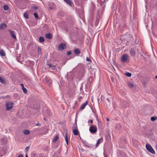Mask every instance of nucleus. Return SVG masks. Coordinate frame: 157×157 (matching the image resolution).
<instances>
[{
	"label": "nucleus",
	"instance_id": "a19ab883",
	"mask_svg": "<svg viewBox=\"0 0 157 157\" xmlns=\"http://www.w3.org/2000/svg\"><path fill=\"white\" fill-rule=\"evenodd\" d=\"M2 152H3V153L2 155H0L1 156H2L4 154V151H2Z\"/></svg>",
	"mask_w": 157,
	"mask_h": 157
},
{
	"label": "nucleus",
	"instance_id": "c756f323",
	"mask_svg": "<svg viewBox=\"0 0 157 157\" xmlns=\"http://www.w3.org/2000/svg\"><path fill=\"white\" fill-rule=\"evenodd\" d=\"M128 86L130 88H132L133 86V85L132 83H129L128 84Z\"/></svg>",
	"mask_w": 157,
	"mask_h": 157
},
{
	"label": "nucleus",
	"instance_id": "5701e85b",
	"mask_svg": "<svg viewBox=\"0 0 157 157\" xmlns=\"http://www.w3.org/2000/svg\"><path fill=\"white\" fill-rule=\"evenodd\" d=\"M64 1L68 3L70 6H71V2L70 0H64Z\"/></svg>",
	"mask_w": 157,
	"mask_h": 157
},
{
	"label": "nucleus",
	"instance_id": "f03ea898",
	"mask_svg": "<svg viewBox=\"0 0 157 157\" xmlns=\"http://www.w3.org/2000/svg\"><path fill=\"white\" fill-rule=\"evenodd\" d=\"M6 110H9L12 108L13 106V104L12 102L10 101H8L6 104Z\"/></svg>",
	"mask_w": 157,
	"mask_h": 157
},
{
	"label": "nucleus",
	"instance_id": "ea45409f",
	"mask_svg": "<svg viewBox=\"0 0 157 157\" xmlns=\"http://www.w3.org/2000/svg\"><path fill=\"white\" fill-rule=\"evenodd\" d=\"M90 122L91 123H92L93 122V121L92 120H89L88 121V123Z\"/></svg>",
	"mask_w": 157,
	"mask_h": 157
},
{
	"label": "nucleus",
	"instance_id": "864d4df0",
	"mask_svg": "<svg viewBox=\"0 0 157 157\" xmlns=\"http://www.w3.org/2000/svg\"><path fill=\"white\" fill-rule=\"evenodd\" d=\"M49 116H51V115H52V114H51V113H49Z\"/></svg>",
	"mask_w": 157,
	"mask_h": 157
},
{
	"label": "nucleus",
	"instance_id": "473e14b6",
	"mask_svg": "<svg viewBox=\"0 0 157 157\" xmlns=\"http://www.w3.org/2000/svg\"><path fill=\"white\" fill-rule=\"evenodd\" d=\"M32 8L34 10H36L38 8V7L36 6H32Z\"/></svg>",
	"mask_w": 157,
	"mask_h": 157
},
{
	"label": "nucleus",
	"instance_id": "8fccbe9b",
	"mask_svg": "<svg viewBox=\"0 0 157 157\" xmlns=\"http://www.w3.org/2000/svg\"><path fill=\"white\" fill-rule=\"evenodd\" d=\"M36 105L37 106V108H39V105Z\"/></svg>",
	"mask_w": 157,
	"mask_h": 157
},
{
	"label": "nucleus",
	"instance_id": "79ce46f5",
	"mask_svg": "<svg viewBox=\"0 0 157 157\" xmlns=\"http://www.w3.org/2000/svg\"><path fill=\"white\" fill-rule=\"evenodd\" d=\"M18 157H23V156L22 154H20L18 156Z\"/></svg>",
	"mask_w": 157,
	"mask_h": 157
},
{
	"label": "nucleus",
	"instance_id": "09e8293b",
	"mask_svg": "<svg viewBox=\"0 0 157 157\" xmlns=\"http://www.w3.org/2000/svg\"><path fill=\"white\" fill-rule=\"evenodd\" d=\"M107 121H109V119L108 118H107Z\"/></svg>",
	"mask_w": 157,
	"mask_h": 157
},
{
	"label": "nucleus",
	"instance_id": "3c124183",
	"mask_svg": "<svg viewBox=\"0 0 157 157\" xmlns=\"http://www.w3.org/2000/svg\"><path fill=\"white\" fill-rule=\"evenodd\" d=\"M25 157H28L27 154H26Z\"/></svg>",
	"mask_w": 157,
	"mask_h": 157
},
{
	"label": "nucleus",
	"instance_id": "c85d7f7f",
	"mask_svg": "<svg viewBox=\"0 0 157 157\" xmlns=\"http://www.w3.org/2000/svg\"><path fill=\"white\" fill-rule=\"evenodd\" d=\"M24 16L26 18L28 19L29 18L28 14L27 13H25L24 14Z\"/></svg>",
	"mask_w": 157,
	"mask_h": 157
},
{
	"label": "nucleus",
	"instance_id": "aec40b11",
	"mask_svg": "<svg viewBox=\"0 0 157 157\" xmlns=\"http://www.w3.org/2000/svg\"><path fill=\"white\" fill-rule=\"evenodd\" d=\"M59 138V136L58 135H56L52 140V142L53 143H55L57 140Z\"/></svg>",
	"mask_w": 157,
	"mask_h": 157
},
{
	"label": "nucleus",
	"instance_id": "423d86ee",
	"mask_svg": "<svg viewBox=\"0 0 157 157\" xmlns=\"http://www.w3.org/2000/svg\"><path fill=\"white\" fill-rule=\"evenodd\" d=\"M128 57V55L127 54L124 55L121 57V61L123 62H125L127 59Z\"/></svg>",
	"mask_w": 157,
	"mask_h": 157
},
{
	"label": "nucleus",
	"instance_id": "a18cd8bd",
	"mask_svg": "<svg viewBox=\"0 0 157 157\" xmlns=\"http://www.w3.org/2000/svg\"><path fill=\"white\" fill-rule=\"evenodd\" d=\"M21 85L22 86V88L24 87L23 84H21Z\"/></svg>",
	"mask_w": 157,
	"mask_h": 157
},
{
	"label": "nucleus",
	"instance_id": "1a4fd4ad",
	"mask_svg": "<svg viewBox=\"0 0 157 157\" xmlns=\"http://www.w3.org/2000/svg\"><path fill=\"white\" fill-rule=\"evenodd\" d=\"M103 138L102 137H101V138L98 139L97 142V143L96 144V147H97L98 146L100 143L102 142L103 141Z\"/></svg>",
	"mask_w": 157,
	"mask_h": 157
},
{
	"label": "nucleus",
	"instance_id": "6e6d98bb",
	"mask_svg": "<svg viewBox=\"0 0 157 157\" xmlns=\"http://www.w3.org/2000/svg\"><path fill=\"white\" fill-rule=\"evenodd\" d=\"M96 117L97 118H98L97 116H96Z\"/></svg>",
	"mask_w": 157,
	"mask_h": 157
},
{
	"label": "nucleus",
	"instance_id": "412c9836",
	"mask_svg": "<svg viewBox=\"0 0 157 157\" xmlns=\"http://www.w3.org/2000/svg\"><path fill=\"white\" fill-rule=\"evenodd\" d=\"M156 119H157V117L156 116L152 117L151 118V120L152 121H154Z\"/></svg>",
	"mask_w": 157,
	"mask_h": 157
},
{
	"label": "nucleus",
	"instance_id": "dca6fc26",
	"mask_svg": "<svg viewBox=\"0 0 157 157\" xmlns=\"http://www.w3.org/2000/svg\"><path fill=\"white\" fill-rule=\"evenodd\" d=\"M80 51L78 48H76L74 51V52L75 55H78L80 54Z\"/></svg>",
	"mask_w": 157,
	"mask_h": 157
},
{
	"label": "nucleus",
	"instance_id": "ddd939ff",
	"mask_svg": "<svg viewBox=\"0 0 157 157\" xmlns=\"http://www.w3.org/2000/svg\"><path fill=\"white\" fill-rule=\"evenodd\" d=\"M9 32H10V35L11 36L12 38H14V39H16V36L14 34L13 31L11 30H10Z\"/></svg>",
	"mask_w": 157,
	"mask_h": 157
},
{
	"label": "nucleus",
	"instance_id": "0eeeda50",
	"mask_svg": "<svg viewBox=\"0 0 157 157\" xmlns=\"http://www.w3.org/2000/svg\"><path fill=\"white\" fill-rule=\"evenodd\" d=\"M44 79L48 84H51L52 83V81L49 77L46 76L45 77Z\"/></svg>",
	"mask_w": 157,
	"mask_h": 157
},
{
	"label": "nucleus",
	"instance_id": "a878e982",
	"mask_svg": "<svg viewBox=\"0 0 157 157\" xmlns=\"http://www.w3.org/2000/svg\"><path fill=\"white\" fill-rule=\"evenodd\" d=\"M24 133L25 135H28L30 133V132L28 130H25L24 131Z\"/></svg>",
	"mask_w": 157,
	"mask_h": 157
},
{
	"label": "nucleus",
	"instance_id": "7ed1b4c3",
	"mask_svg": "<svg viewBox=\"0 0 157 157\" xmlns=\"http://www.w3.org/2000/svg\"><path fill=\"white\" fill-rule=\"evenodd\" d=\"M90 132L92 134L96 133L97 131V128L95 126H91L89 128Z\"/></svg>",
	"mask_w": 157,
	"mask_h": 157
},
{
	"label": "nucleus",
	"instance_id": "f257e3e1",
	"mask_svg": "<svg viewBox=\"0 0 157 157\" xmlns=\"http://www.w3.org/2000/svg\"><path fill=\"white\" fill-rule=\"evenodd\" d=\"M146 147L147 149L152 154H154L155 153V151L152 148V146L149 144H146Z\"/></svg>",
	"mask_w": 157,
	"mask_h": 157
},
{
	"label": "nucleus",
	"instance_id": "f704fd0d",
	"mask_svg": "<svg viewBox=\"0 0 157 157\" xmlns=\"http://www.w3.org/2000/svg\"><path fill=\"white\" fill-rule=\"evenodd\" d=\"M29 146L26 147L25 148V151H26V152H28L29 150Z\"/></svg>",
	"mask_w": 157,
	"mask_h": 157
},
{
	"label": "nucleus",
	"instance_id": "6ab92c4d",
	"mask_svg": "<svg viewBox=\"0 0 157 157\" xmlns=\"http://www.w3.org/2000/svg\"><path fill=\"white\" fill-rule=\"evenodd\" d=\"M65 141H67L70 139V136L68 135L67 132H66V133L65 136Z\"/></svg>",
	"mask_w": 157,
	"mask_h": 157
},
{
	"label": "nucleus",
	"instance_id": "37998d69",
	"mask_svg": "<svg viewBox=\"0 0 157 157\" xmlns=\"http://www.w3.org/2000/svg\"><path fill=\"white\" fill-rule=\"evenodd\" d=\"M36 125L37 126H40V124L39 123H37L36 124Z\"/></svg>",
	"mask_w": 157,
	"mask_h": 157
},
{
	"label": "nucleus",
	"instance_id": "de8ad7c7",
	"mask_svg": "<svg viewBox=\"0 0 157 157\" xmlns=\"http://www.w3.org/2000/svg\"><path fill=\"white\" fill-rule=\"evenodd\" d=\"M107 100L109 102V98H107Z\"/></svg>",
	"mask_w": 157,
	"mask_h": 157
},
{
	"label": "nucleus",
	"instance_id": "9d476101",
	"mask_svg": "<svg viewBox=\"0 0 157 157\" xmlns=\"http://www.w3.org/2000/svg\"><path fill=\"white\" fill-rule=\"evenodd\" d=\"M45 36L46 38L48 39H51L52 37V34L51 33L46 34Z\"/></svg>",
	"mask_w": 157,
	"mask_h": 157
},
{
	"label": "nucleus",
	"instance_id": "bb28decb",
	"mask_svg": "<svg viewBox=\"0 0 157 157\" xmlns=\"http://www.w3.org/2000/svg\"><path fill=\"white\" fill-rule=\"evenodd\" d=\"M125 75L127 77H130L132 75V74L131 73H129L128 72H127L125 74Z\"/></svg>",
	"mask_w": 157,
	"mask_h": 157
},
{
	"label": "nucleus",
	"instance_id": "49530a36",
	"mask_svg": "<svg viewBox=\"0 0 157 157\" xmlns=\"http://www.w3.org/2000/svg\"><path fill=\"white\" fill-rule=\"evenodd\" d=\"M43 119H44V120L45 121H47V120L46 119V118H45V117H44Z\"/></svg>",
	"mask_w": 157,
	"mask_h": 157
},
{
	"label": "nucleus",
	"instance_id": "9b49d317",
	"mask_svg": "<svg viewBox=\"0 0 157 157\" xmlns=\"http://www.w3.org/2000/svg\"><path fill=\"white\" fill-rule=\"evenodd\" d=\"M77 120L76 119L75 120V123L73 124L72 126V130L74 129H77Z\"/></svg>",
	"mask_w": 157,
	"mask_h": 157
},
{
	"label": "nucleus",
	"instance_id": "f8f14e48",
	"mask_svg": "<svg viewBox=\"0 0 157 157\" xmlns=\"http://www.w3.org/2000/svg\"><path fill=\"white\" fill-rule=\"evenodd\" d=\"M83 143L84 146L88 148L91 147V145L86 141H83Z\"/></svg>",
	"mask_w": 157,
	"mask_h": 157
},
{
	"label": "nucleus",
	"instance_id": "39448f33",
	"mask_svg": "<svg viewBox=\"0 0 157 157\" xmlns=\"http://www.w3.org/2000/svg\"><path fill=\"white\" fill-rule=\"evenodd\" d=\"M66 48V45L62 43L59 44L58 48L59 50H62L65 49Z\"/></svg>",
	"mask_w": 157,
	"mask_h": 157
},
{
	"label": "nucleus",
	"instance_id": "c9c22d12",
	"mask_svg": "<svg viewBox=\"0 0 157 157\" xmlns=\"http://www.w3.org/2000/svg\"><path fill=\"white\" fill-rule=\"evenodd\" d=\"M71 54V52L70 51H68L67 52V55H70Z\"/></svg>",
	"mask_w": 157,
	"mask_h": 157
},
{
	"label": "nucleus",
	"instance_id": "f3484780",
	"mask_svg": "<svg viewBox=\"0 0 157 157\" xmlns=\"http://www.w3.org/2000/svg\"><path fill=\"white\" fill-rule=\"evenodd\" d=\"M6 55V53L5 51L3 50L2 49L0 50V56H5Z\"/></svg>",
	"mask_w": 157,
	"mask_h": 157
},
{
	"label": "nucleus",
	"instance_id": "2f4dec72",
	"mask_svg": "<svg viewBox=\"0 0 157 157\" xmlns=\"http://www.w3.org/2000/svg\"><path fill=\"white\" fill-rule=\"evenodd\" d=\"M38 53L39 54H40L41 53V48L40 47H39L38 48Z\"/></svg>",
	"mask_w": 157,
	"mask_h": 157
},
{
	"label": "nucleus",
	"instance_id": "2eb2a0df",
	"mask_svg": "<svg viewBox=\"0 0 157 157\" xmlns=\"http://www.w3.org/2000/svg\"><path fill=\"white\" fill-rule=\"evenodd\" d=\"M71 75H72V74H71V72H67V75L66 76V78H67V79H71L72 78V77Z\"/></svg>",
	"mask_w": 157,
	"mask_h": 157
},
{
	"label": "nucleus",
	"instance_id": "4d7b16f0",
	"mask_svg": "<svg viewBox=\"0 0 157 157\" xmlns=\"http://www.w3.org/2000/svg\"><path fill=\"white\" fill-rule=\"evenodd\" d=\"M99 99H98V101Z\"/></svg>",
	"mask_w": 157,
	"mask_h": 157
},
{
	"label": "nucleus",
	"instance_id": "5fc2aeb1",
	"mask_svg": "<svg viewBox=\"0 0 157 157\" xmlns=\"http://www.w3.org/2000/svg\"><path fill=\"white\" fill-rule=\"evenodd\" d=\"M97 120H98V122H99V121H98V119H97Z\"/></svg>",
	"mask_w": 157,
	"mask_h": 157
},
{
	"label": "nucleus",
	"instance_id": "58836bf2",
	"mask_svg": "<svg viewBox=\"0 0 157 157\" xmlns=\"http://www.w3.org/2000/svg\"><path fill=\"white\" fill-rule=\"evenodd\" d=\"M86 60L87 61H89V62H90L91 61V60L89 58H88V57H87L86 58Z\"/></svg>",
	"mask_w": 157,
	"mask_h": 157
},
{
	"label": "nucleus",
	"instance_id": "72a5a7b5",
	"mask_svg": "<svg viewBox=\"0 0 157 157\" xmlns=\"http://www.w3.org/2000/svg\"><path fill=\"white\" fill-rule=\"evenodd\" d=\"M34 15L36 18H38V16L37 13H34Z\"/></svg>",
	"mask_w": 157,
	"mask_h": 157
},
{
	"label": "nucleus",
	"instance_id": "4468645a",
	"mask_svg": "<svg viewBox=\"0 0 157 157\" xmlns=\"http://www.w3.org/2000/svg\"><path fill=\"white\" fill-rule=\"evenodd\" d=\"M88 102L86 101L85 102L82 104L80 106V109L81 110H82L84 109L86 106L87 105Z\"/></svg>",
	"mask_w": 157,
	"mask_h": 157
},
{
	"label": "nucleus",
	"instance_id": "7c9ffc66",
	"mask_svg": "<svg viewBox=\"0 0 157 157\" xmlns=\"http://www.w3.org/2000/svg\"><path fill=\"white\" fill-rule=\"evenodd\" d=\"M22 90H23V92L25 93V94H26L27 93V90H26V89L25 88V87L24 88H22Z\"/></svg>",
	"mask_w": 157,
	"mask_h": 157
},
{
	"label": "nucleus",
	"instance_id": "20e7f679",
	"mask_svg": "<svg viewBox=\"0 0 157 157\" xmlns=\"http://www.w3.org/2000/svg\"><path fill=\"white\" fill-rule=\"evenodd\" d=\"M136 48L135 47H132L131 48L130 51V53L132 56H135L136 54Z\"/></svg>",
	"mask_w": 157,
	"mask_h": 157
},
{
	"label": "nucleus",
	"instance_id": "393cba45",
	"mask_svg": "<svg viewBox=\"0 0 157 157\" xmlns=\"http://www.w3.org/2000/svg\"><path fill=\"white\" fill-rule=\"evenodd\" d=\"M31 156L32 157H37V154L34 152H33L32 153Z\"/></svg>",
	"mask_w": 157,
	"mask_h": 157
},
{
	"label": "nucleus",
	"instance_id": "603ef678",
	"mask_svg": "<svg viewBox=\"0 0 157 157\" xmlns=\"http://www.w3.org/2000/svg\"><path fill=\"white\" fill-rule=\"evenodd\" d=\"M155 78L157 79V75L155 76Z\"/></svg>",
	"mask_w": 157,
	"mask_h": 157
},
{
	"label": "nucleus",
	"instance_id": "6e6552de",
	"mask_svg": "<svg viewBox=\"0 0 157 157\" xmlns=\"http://www.w3.org/2000/svg\"><path fill=\"white\" fill-rule=\"evenodd\" d=\"M7 26L5 23H1L0 24V30H3L5 29Z\"/></svg>",
	"mask_w": 157,
	"mask_h": 157
},
{
	"label": "nucleus",
	"instance_id": "cd10ccee",
	"mask_svg": "<svg viewBox=\"0 0 157 157\" xmlns=\"http://www.w3.org/2000/svg\"><path fill=\"white\" fill-rule=\"evenodd\" d=\"M3 8L5 10H7L9 9V7L7 5H5L3 6Z\"/></svg>",
	"mask_w": 157,
	"mask_h": 157
},
{
	"label": "nucleus",
	"instance_id": "b1692460",
	"mask_svg": "<svg viewBox=\"0 0 157 157\" xmlns=\"http://www.w3.org/2000/svg\"><path fill=\"white\" fill-rule=\"evenodd\" d=\"M39 40L40 42H42L44 41V39L43 37L41 36L39 37Z\"/></svg>",
	"mask_w": 157,
	"mask_h": 157
},
{
	"label": "nucleus",
	"instance_id": "e433bc0d",
	"mask_svg": "<svg viewBox=\"0 0 157 157\" xmlns=\"http://www.w3.org/2000/svg\"><path fill=\"white\" fill-rule=\"evenodd\" d=\"M47 66L49 67V68H51L52 67V64H50V63H48V64H47Z\"/></svg>",
	"mask_w": 157,
	"mask_h": 157
},
{
	"label": "nucleus",
	"instance_id": "4c0bfd02",
	"mask_svg": "<svg viewBox=\"0 0 157 157\" xmlns=\"http://www.w3.org/2000/svg\"><path fill=\"white\" fill-rule=\"evenodd\" d=\"M39 157H45L43 154H40L39 155Z\"/></svg>",
	"mask_w": 157,
	"mask_h": 157
},
{
	"label": "nucleus",
	"instance_id": "c03bdc74",
	"mask_svg": "<svg viewBox=\"0 0 157 157\" xmlns=\"http://www.w3.org/2000/svg\"><path fill=\"white\" fill-rule=\"evenodd\" d=\"M66 142L67 144V145H68V140H67V141H66Z\"/></svg>",
	"mask_w": 157,
	"mask_h": 157
},
{
	"label": "nucleus",
	"instance_id": "4be33fe9",
	"mask_svg": "<svg viewBox=\"0 0 157 157\" xmlns=\"http://www.w3.org/2000/svg\"><path fill=\"white\" fill-rule=\"evenodd\" d=\"M0 82L2 84L5 83V79L2 77H0Z\"/></svg>",
	"mask_w": 157,
	"mask_h": 157
},
{
	"label": "nucleus",
	"instance_id": "a211bd4d",
	"mask_svg": "<svg viewBox=\"0 0 157 157\" xmlns=\"http://www.w3.org/2000/svg\"><path fill=\"white\" fill-rule=\"evenodd\" d=\"M73 132L75 135H78V131L77 129H74L73 130Z\"/></svg>",
	"mask_w": 157,
	"mask_h": 157
}]
</instances>
